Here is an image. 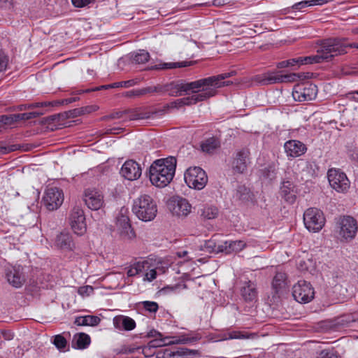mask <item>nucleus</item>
<instances>
[{
	"mask_svg": "<svg viewBox=\"0 0 358 358\" xmlns=\"http://www.w3.org/2000/svg\"><path fill=\"white\" fill-rule=\"evenodd\" d=\"M113 324L116 329L124 331H131L136 327L135 321L124 315H117L113 318Z\"/></svg>",
	"mask_w": 358,
	"mask_h": 358,
	"instance_id": "obj_30",
	"label": "nucleus"
},
{
	"mask_svg": "<svg viewBox=\"0 0 358 358\" xmlns=\"http://www.w3.org/2000/svg\"><path fill=\"white\" fill-rule=\"evenodd\" d=\"M41 115H43V113H38V112L17 113V118H18V121L27 120H31L33 118L38 117Z\"/></svg>",
	"mask_w": 358,
	"mask_h": 358,
	"instance_id": "obj_50",
	"label": "nucleus"
},
{
	"mask_svg": "<svg viewBox=\"0 0 358 358\" xmlns=\"http://www.w3.org/2000/svg\"><path fill=\"white\" fill-rule=\"evenodd\" d=\"M301 57L293 58L290 59H287L289 62V66H294L295 65H302L300 62Z\"/></svg>",
	"mask_w": 358,
	"mask_h": 358,
	"instance_id": "obj_62",
	"label": "nucleus"
},
{
	"mask_svg": "<svg viewBox=\"0 0 358 358\" xmlns=\"http://www.w3.org/2000/svg\"><path fill=\"white\" fill-rule=\"evenodd\" d=\"M160 336H162V334L154 329L149 331L145 336L146 338H156L160 337Z\"/></svg>",
	"mask_w": 358,
	"mask_h": 358,
	"instance_id": "obj_58",
	"label": "nucleus"
},
{
	"mask_svg": "<svg viewBox=\"0 0 358 358\" xmlns=\"http://www.w3.org/2000/svg\"><path fill=\"white\" fill-rule=\"evenodd\" d=\"M284 150L288 159L299 157L307 151L306 145L298 140H289L284 144Z\"/></svg>",
	"mask_w": 358,
	"mask_h": 358,
	"instance_id": "obj_22",
	"label": "nucleus"
},
{
	"mask_svg": "<svg viewBox=\"0 0 358 358\" xmlns=\"http://www.w3.org/2000/svg\"><path fill=\"white\" fill-rule=\"evenodd\" d=\"M137 94H141V96L145 95L147 94H152L155 93V90L153 86H149L147 87H144L142 89H138V92H137Z\"/></svg>",
	"mask_w": 358,
	"mask_h": 358,
	"instance_id": "obj_54",
	"label": "nucleus"
},
{
	"mask_svg": "<svg viewBox=\"0 0 358 358\" xmlns=\"http://www.w3.org/2000/svg\"><path fill=\"white\" fill-rule=\"evenodd\" d=\"M352 46L344 38H330L322 41L317 52H321L325 62H329L335 57L346 54Z\"/></svg>",
	"mask_w": 358,
	"mask_h": 358,
	"instance_id": "obj_4",
	"label": "nucleus"
},
{
	"mask_svg": "<svg viewBox=\"0 0 358 358\" xmlns=\"http://www.w3.org/2000/svg\"><path fill=\"white\" fill-rule=\"evenodd\" d=\"M127 209H121L117 217V225L121 229V233L127 236L129 238L134 236V232L130 224V220L127 215Z\"/></svg>",
	"mask_w": 358,
	"mask_h": 358,
	"instance_id": "obj_24",
	"label": "nucleus"
},
{
	"mask_svg": "<svg viewBox=\"0 0 358 358\" xmlns=\"http://www.w3.org/2000/svg\"><path fill=\"white\" fill-rule=\"evenodd\" d=\"M43 201L48 210H57L64 201L62 191L57 187L48 188L45 192Z\"/></svg>",
	"mask_w": 358,
	"mask_h": 358,
	"instance_id": "obj_17",
	"label": "nucleus"
},
{
	"mask_svg": "<svg viewBox=\"0 0 358 358\" xmlns=\"http://www.w3.org/2000/svg\"><path fill=\"white\" fill-rule=\"evenodd\" d=\"M94 292L92 286L86 285L80 287L78 289V293L82 296H88L91 295Z\"/></svg>",
	"mask_w": 358,
	"mask_h": 358,
	"instance_id": "obj_51",
	"label": "nucleus"
},
{
	"mask_svg": "<svg viewBox=\"0 0 358 358\" xmlns=\"http://www.w3.org/2000/svg\"><path fill=\"white\" fill-rule=\"evenodd\" d=\"M69 223L72 230L79 236L83 235L87 230L84 210L80 206H74L69 215Z\"/></svg>",
	"mask_w": 358,
	"mask_h": 358,
	"instance_id": "obj_15",
	"label": "nucleus"
},
{
	"mask_svg": "<svg viewBox=\"0 0 358 358\" xmlns=\"http://www.w3.org/2000/svg\"><path fill=\"white\" fill-rule=\"evenodd\" d=\"M138 83V81L136 80H126V81H121V82H117V83H114L111 85H107V86H102L101 87L102 88H114V87H131V86H134L135 85H136Z\"/></svg>",
	"mask_w": 358,
	"mask_h": 358,
	"instance_id": "obj_44",
	"label": "nucleus"
},
{
	"mask_svg": "<svg viewBox=\"0 0 358 358\" xmlns=\"http://www.w3.org/2000/svg\"><path fill=\"white\" fill-rule=\"evenodd\" d=\"M282 71H268L252 77V80L260 85H269L277 83H294L297 80H304V73H290L283 74Z\"/></svg>",
	"mask_w": 358,
	"mask_h": 358,
	"instance_id": "obj_5",
	"label": "nucleus"
},
{
	"mask_svg": "<svg viewBox=\"0 0 358 358\" xmlns=\"http://www.w3.org/2000/svg\"><path fill=\"white\" fill-rule=\"evenodd\" d=\"M99 107L96 105L87 106L80 108L81 115L85 114H89L92 112L97 110Z\"/></svg>",
	"mask_w": 358,
	"mask_h": 358,
	"instance_id": "obj_52",
	"label": "nucleus"
},
{
	"mask_svg": "<svg viewBox=\"0 0 358 358\" xmlns=\"http://www.w3.org/2000/svg\"><path fill=\"white\" fill-rule=\"evenodd\" d=\"M250 189L245 185H239L237 187L236 196L242 201L248 200L250 198Z\"/></svg>",
	"mask_w": 358,
	"mask_h": 358,
	"instance_id": "obj_43",
	"label": "nucleus"
},
{
	"mask_svg": "<svg viewBox=\"0 0 358 358\" xmlns=\"http://www.w3.org/2000/svg\"><path fill=\"white\" fill-rule=\"evenodd\" d=\"M13 0H0V6L4 9H10L13 8Z\"/></svg>",
	"mask_w": 358,
	"mask_h": 358,
	"instance_id": "obj_56",
	"label": "nucleus"
},
{
	"mask_svg": "<svg viewBox=\"0 0 358 358\" xmlns=\"http://www.w3.org/2000/svg\"><path fill=\"white\" fill-rule=\"evenodd\" d=\"M155 90V93L159 94H165L167 93V84L165 85H157L156 86H153Z\"/></svg>",
	"mask_w": 358,
	"mask_h": 358,
	"instance_id": "obj_55",
	"label": "nucleus"
},
{
	"mask_svg": "<svg viewBox=\"0 0 358 358\" xmlns=\"http://www.w3.org/2000/svg\"><path fill=\"white\" fill-rule=\"evenodd\" d=\"M164 114V110L155 111L142 110L141 109L125 110L113 112L103 117L104 120H113L123 118L124 120H154L162 117Z\"/></svg>",
	"mask_w": 358,
	"mask_h": 358,
	"instance_id": "obj_6",
	"label": "nucleus"
},
{
	"mask_svg": "<svg viewBox=\"0 0 358 358\" xmlns=\"http://www.w3.org/2000/svg\"><path fill=\"white\" fill-rule=\"evenodd\" d=\"M357 220L351 216H343L337 222V232L341 238L349 241L353 239L357 232Z\"/></svg>",
	"mask_w": 358,
	"mask_h": 358,
	"instance_id": "obj_10",
	"label": "nucleus"
},
{
	"mask_svg": "<svg viewBox=\"0 0 358 358\" xmlns=\"http://www.w3.org/2000/svg\"><path fill=\"white\" fill-rule=\"evenodd\" d=\"M133 62L136 64H144L150 59V54L144 50H140L132 55Z\"/></svg>",
	"mask_w": 358,
	"mask_h": 358,
	"instance_id": "obj_39",
	"label": "nucleus"
},
{
	"mask_svg": "<svg viewBox=\"0 0 358 358\" xmlns=\"http://www.w3.org/2000/svg\"><path fill=\"white\" fill-rule=\"evenodd\" d=\"M192 62H163L151 66L148 68V70H164L176 68H182L192 65Z\"/></svg>",
	"mask_w": 358,
	"mask_h": 358,
	"instance_id": "obj_32",
	"label": "nucleus"
},
{
	"mask_svg": "<svg viewBox=\"0 0 358 358\" xmlns=\"http://www.w3.org/2000/svg\"><path fill=\"white\" fill-rule=\"evenodd\" d=\"M2 334L3 338L8 341L12 340L14 337L13 333L10 331H4L2 332Z\"/></svg>",
	"mask_w": 358,
	"mask_h": 358,
	"instance_id": "obj_63",
	"label": "nucleus"
},
{
	"mask_svg": "<svg viewBox=\"0 0 358 358\" xmlns=\"http://www.w3.org/2000/svg\"><path fill=\"white\" fill-rule=\"evenodd\" d=\"M17 113L0 115V123H2L5 125H10L14 122H18V118H17Z\"/></svg>",
	"mask_w": 358,
	"mask_h": 358,
	"instance_id": "obj_47",
	"label": "nucleus"
},
{
	"mask_svg": "<svg viewBox=\"0 0 358 358\" xmlns=\"http://www.w3.org/2000/svg\"><path fill=\"white\" fill-rule=\"evenodd\" d=\"M171 338L170 336H160L150 341L147 345L143 348V351L145 354H147L148 351H150L152 348H156L170 345L179 344V343H194L199 341L201 338V336L199 334H196L193 336H183L180 340L169 341Z\"/></svg>",
	"mask_w": 358,
	"mask_h": 358,
	"instance_id": "obj_11",
	"label": "nucleus"
},
{
	"mask_svg": "<svg viewBox=\"0 0 358 358\" xmlns=\"http://www.w3.org/2000/svg\"><path fill=\"white\" fill-rule=\"evenodd\" d=\"M232 75L233 72L224 73L189 83H186L183 80L173 81L167 83V93L171 96H180L184 93L189 94L190 92H196L205 87H222L230 84L229 81L225 82L223 80L231 77Z\"/></svg>",
	"mask_w": 358,
	"mask_h": 358,
	"instance_id": "obj_1",
	"label": "nucleus"
},
{
	"mask_svg": "<svg viewBox=\"0 0 358 358\" xmlns=\"http://www.w3.org/2000/svg\"><path fill=\"white\" fill-rule=\"evenodd\" d=\"M141 173L140 164L132 159L126 161L120 170V174L129 180H137L141 177Z\"/></svg>",
	"mask_w": 358,
	"mask_h": 358,
	"instance_id": "obj_23",
	"label": "nucleus"
},
{
	"mask_svg": "<svg viewBox=\"0 0 358 358\" xmlns=\"http://www.w3.org/2000/svg\"><path fill=\"white\" fill-rule=\"evenodd\" d=\"M52 343L60 351H64L67 345V341L63 336L59 334L54 336Z\"/></svg>",
	"mask_w": 358,
	"mask_h": 358,
	"instance_id": "obj_45",
	"label": "nucleus"
},
{
	"mask_svg": "<svg viewBox=\"0 0 358 358\" xmlns=\"http://www.w3.org/2000/svg\"><path fill=\"white\" fill-rule=\"evenodd\" d=\"M317 92V86L312 83H301L294 87L292 96L297 101H308L314 99Z\"/></svg>",
	"mask_w": 358,
	"mask_h": 358,
	"instance_id": "obj_16",
	"label": "nucleus"
},
{
	"mask_svg": "<svg viewBox=\"0 0 358 358\" xmlns=\"http://www.w3.org/2000/svg\"><path fill=\"white\" fill-rule=\"evenodd\" d=\"M316 55H312L308 57H301L300 59L301 64H317L324 62L323 57H322L321 52H317Z\"/></svg>",
	"mask_w": 358,
	"mask_h": 358,
	"instance_id": "obj_41",
	"label": "nucleus"
},
{
	"mask_svg": "<svg viewBox=\"0 0 358 358\" xmlns=\"http://www.w3.org/2000/svg\"><path fill=\"white\" fill-rule=\"evenodd\" d=\"M327 2L328 0H306L296 3L292 8L295 10H301L303 8L308 6L323 5Z\"/></svg>",
	"mask_w": 358,
	"mask_h": 358,
	"instance_id": "obj_37",
	"label": "nucleus"
},
{
	"mask_svg": "<svg viewBox=\"0 0 358 358\" xmlns=\"http://www.w3.org/2000/svg\"><path fill=\"white\" fill-rule=\"evenodd\" d=\"M246 246V243L241 240L225 241L217 245V252L229 254L233 252L241 251Z\"/></svg>",
	"mask_w": 358,
	"mask_h": 358,
	"instance_id": "obj_28",
	"label": "nucleus"
},
{
	"mask_svg": "<svg viewBox=\"0 0 358 358\" xmlns=\"http://www.w3.org/2000/svg\"><path fill=\"white\" fill-rule=\"evenodd\" d=\"M94 1V0H71L73 5L77 8L84 7L92 3Z\"/></svg>",
	"mask_w": 358,
	"mask_h": 358,
	"instance_id": "obj_53",
	"label": "nucleus"
},
{
	"mask_svg": "<svg viewBox=\"0 0 358 358\" xmlns=\"http://www.w3.org/2000/svg\"><path fill=\"white\" fill-rule=\"evenodd\" d=\"M241 294L245 302H256L258 292L255 282L250 280L244 282L241 289Z\"/></svg>",
	"mask_w": 358,
	"mask_h": 358,
	"instance_id": "obj_25",
	"label": "nucleus"
},
{
	"mask_svg": "<svg viewBox=\"0 0 358 358\" xmlns=\"http://www.w3.org/2000/svg\"><path fill=\"white\" fill-rule=\"evenodd\" d=\"M149 262L147 260H141L134 263L130 266L127 271V275L133 277L136 275L143 273L145 271H148Z\"/></svg>",
	"mask_w": 358,
	"mask_h": 358,
	"instance_id": "obj_33",
	"label": "nucleus"
},
{
	"mask_svg": "<svg viewBox=\"0 0 358 358\" xmlns=\"http://www.w3.org/2000/svg\"><path fill=\"white\" fill-rule=\"evenodd\" d=\"M294 185L290 181H284L282 183L280 189V195L285 201L289 203H293L296 200V192Z\"/></svg>",
	"mask_w": 358,
	"mask_h": 358,
	"instance_id": "obj_29",
	"label": "nucleus"
},
{
	"mask_svg": "<svg viewBox=\"0 0 358 358\" xmlns=\"http://www.w3.org/2000/svg\"><path fill=\"white\" fill-rule=\"evenodd\" d=\"M84 201L87 206L92 210L100 209L104 203L101 192L94 188H88L85 190Z\"/></svg>",
	"mask_w": 358,
	"mask_h": 358,
	"instance_id": "obj_19",
	"label": "nucleus"
},
{
	"mask_svg": "<svg viewBox=\"0 0 358 358\" xmlns=\"http://www.w3.org/2000/svg\"><path fill=\"white\" fill-rule=\"evenodd\" d=\"M54 245L56 248L64 250H73L75 248L71 235L65 232L57 235Z\"/></svg>",
	"mask_w": 358,
	"mask_h": 358,
	"instance_id": "obj_27",
	"label": "nucleus"
},
{
	"mask_svg": "<svg viewBox=\"0 0 358 358\" xmlns=\"http://www.w3.org/2000/svg\"><path fill=\"white\" fill-rule=\"evenodd\" d=\"M173 214L178 217H186L190 213L192 206L188 201L182 197H176L171 199L169 203Z\"/></svg>",
	"mask_w": 358,
	"mask_h": 358,
	"instance_id": "obj_21",
	"label": "nucleus"
},
{
	"mask_svg": "<svg viewBox=\"0 0 358 358\" xmlns=\"http://www.w3.org/2000/svg\"><path fill=\"white\" fill-rule=\"evenodd\" d=\"M185 355L184 351H171L169 349H164L158 351L156 353L157 358H174L176 356H182Z\"/></svg>",
	"mask_w": 358,
	"mask_h": 358,
	"instance_id": "obj_38",
	"label": "nucleus"
},
{
	"mask_svg": "<svg viewBox=\"0 0 358 358\" xmlns=\"http://www.w3.org/2000/svg\"><path fill=\"white\" fill-rule=\"evenodd\" d=\"M331 187L338 192L345 193L350 188V182L344 172L339 169H331L327 173Z\"/></svg>",
	"mask_w": 358,
	"mask_h": 358,
	"instance_id": "obj_12",
	"label": "nucleus"
},
{
	"mask_svg": "<svg viewBox=\"0 0 358 358\" xmlns=\"http://www.w3.org/2000/svg\"><path fill=\"white\" fill-rule=\"evenodd\" d=\"M100 322L101 319L94 315L80 316L75 320V324L78 326H97Z\"/></svg>",
	"mask_w": 358,
	"mask_h": 358,
	"instance_id": "obj_35",
	"label": "nucleus"
},
{
	"mask_svg": "<svg viewBox=\"0 0 358 358\" xmlns=\"http://www.w3.org/2000/svg\"><path fill=\"white\" fill-rule=\"evenodd\" d=\"M219 87L203 88L196 92H191L192 94L186 97L178 99L170 103L171 108H180L183 106H191L199 102L206 101L216 95Z\"/></svg>",
	"mask_w": 358,
	"mask_h": 358,
	"instance_id": "obj_7",
	"label": "nucleus"
},
{
	"mask_svg": "<svg viewBox=\"0 0 358 358\" xmlns=\"http://www.w3.org/2000/svg\"><path fill=\"white\" fill-rule=\"evenodd\" d=\"M301 163L302 165H303L308 169V171L309 172L310 171H313V162H311L310 161L301 160Z\"/></svg>",
	"mask_w": 358,
	"mask_h": 358,
	"instance_id": "obj_64",
	"label": "nucleus"
},
{
	"mask_svg": "<svg viewBox=\"0 0 358 358\" xmlns=\"http://www.w3.org/2000/svg\"><path fill=\"white\" fill-rule=\"evenodd\" d=\"M90 343V337L85 333L74 335L72 341V347L76 349H85Z\"/></svg>",
	"mask_w": 358,
	"mask_h": 358,
	"instance_id": "obj_34",
	"label": "nucleus"
},
{
	"mask_svg": "<svg viewBox=\"0 0 358 358\" xmlns=\"http://www.w3.org/2000/svg\"><path fill=\"white\" fill-rule=\"evenodd\" d=\"M250 152L248 148H244L238 150L233 161V169L238 173H243L247 171L250 164Z\"/></svg>",
	"mask_w": 358,
	"mask_h": 358,
	"instance_id": "obj_20",
	"label": "nucleus"
},
{
	"mask_svg": "<svg viewBox=\"0 0 358 358\" xmlns=\"http://www.w3.org/2000/svg\"><path fill=\"white\" fill-rule=\"evenodd\" d=\"M9 63V57L7 54L0 50V71H5L7 69Z\"/></svg>",
	"mask_w": 358,
	"mask_h": 358,
	"instance_id": "obj_49",
	"label": "nucleus"
},
{
	"mask_svg": "<svg viewBox=\"0 0 358 358\" xmlns=\"http://www.w3.org/2000/svg\"><path fill=\"white\" fill-rule=\"evenodd\" d=\"M303 222L309 231H320L325 223L323 212L316 208H308L303 213Z\"/></svg>",
	"mask_w": 358,
	"mask_h": 358,
	"instance_id": "obj_9",
	"label": "nucleus"
},
{
	"mask_svg": "<svg viewBox=\"0 0 358 358\" xmlns=\"http://www.w3.org/2000/svg\"><path fill=\"white\" fill-rule=\"evenodd\" d=\"M256 334L248 333L245 331L227 330L217 335L218 341L231 339H249L256 337Z\"/></svg>",
	"mask_w": 358,
	"mask_h": 358,
	"instance_id": "obj_26",
	"label": "nucleus"
},
{
	"mask_svg": "<svg viewBox=\"0 0 358 358\" xmlns=\"http://www.w3.org/2000/svg\"><path fill=\"white\" fill-rule=\"evenodd\" d=\"M315 295L311 284L306 280H299L292 287V296L294 299L301 303L310 302Z\"/></svg>",
	"mask_w": 358,
	"mask_h": 358,
	"instance_id": "obj_13",
	"label": "nucleus"
},
{
	"mask_svg": "<svg viewBox=\"0 0 358 358\" xmlns=\"http://www.w3.org/2000/svg\"><path fill=\"white\" fill-rule=\"evenodd\" d=\"M220 147V141L217 137L213 136L203 141L201 148L203 152L211 154Z\"/></svg>",
	"mask_w": 358,
	"mask_h": 358,
	"instance_id": "obj_31",
	"label": "nucleus"
},
{
	"mask_svg": "<svg viewBox=\"0 0 358 358\" xmlns=\"http://www.w3.org/2000/svg\"><path fill=\"white\" fill-rule=\"evenodd\" d=\"M5 277L9 285L15 288L21 287L26 280L23 268L20 266L6 267Z\"/></svg>",
	"mask_w": 358,
	"mask_h": 358,
	"instance_id": "obj_18",
	"label": "nucleus"
},
{
	"mask_svg": "<svg viewBox=\"0 0 358 358\" xmlns=\"http://www.w3.org/2000/svg\"><path fill=\"white\" fill-rule=\"evenodd\" d=\"M184 178L186 184L190 188L198 190L203 189L208 182V176L205 171L199 166L190 167L187 169Z\"/></svg>",
	"mask_w": 358,
	"mask_h": 358,
	"instance_id": "obj_8",
	"label": "nucleus"
},
{
	"mask_svg": "<svg viewBox=\"0 0 358 358\" xmlns=\"http://www.w3.org/2000/svg\"><path fill=\"white\" fill-rule=\"evenodd\" d=\"M52 106V103L51 102H36L31 103L29 105V108H39V107H44V106Z\"/></svg>",
	"mask_w": 358,
	"mask_h": 358,
	"instance_id": "obj_57",
	"label": "nucleus"
},
{
	"mask_svg": "<svg viewBox=\"0 0 358 358\" xmlns=\"http://www.w3.org/2000/svg\"><path fill=\"white\" fill-rule=\"evenodd\" d=\"M48 120L49 122H59L60 121H63L62 120V113H59V114H55V115H51V116L48 117Z\"/></svg>",
	"mask_w": 358,
	"mask_h": 358,
	"instance_id": "obj_59",
	"label": "nucleus"
},
{
	"mask_svg": "<svg viewBox=\"0 0 358 358\" xmlns=\"http://www.w3.org/2000/svg\"><path fill=\"white\" fill-rule=\"evenodd\" d=\"M198 213L203 219L211 220L215 218L218 215V210L215 206H204L201 208Z\"/></svg>",
	"mask_w": 358,
	"mask_h": 358,
	"instance_id": "obj_36",
	"label": "nucleus"
},
{
	"mask_svg": "<svg viewBox=\"0 0 358 358\" xmlns=\"http://www.w3.org/2000/svg\"><path fill=\"white\" fill-rule=\"evenodd\" d=\"M288 288L287 274L283 271H277L271 282V295L273 302H277L285 294Z\"/></svg>",
	"mask_w": 358,
	"mask_h": 358,
	"instance_id": "obj_14",
	"label": "nucleus"
},
{
	"mask_svg": "<svg viewBox=\"0 0 358 358\" xmlns=\"http://www.w3.org/2000/svg\"><path fill=\"white\" fill-rule=\"evenodd\" d=\"M263 175L266 178L274 177V170L271 169V167L265 168L263 171Z\"/></svg>",
	"mask_w": 358,
	"mask_h": 358,
	"instance_id": "obj_60",
	"label": "nucleus"
},
{
	"mask_svg": "<svg viewBox=\"0 0 358 358\" xmlns=\"http://www.w3.org/2000/svg\"><path fill=\"white\" fill-rule=\"evenodd\" d=\"M132 212L139 220L150 222L157 215V206L150 195L141 194L133 201Z\"/></svg>",
	"mask_w": 358,
	"mask_h": 358,
	"instance_id": "obj_3",
	"label": "nucleus"
},
{
	"mask_svg": "<svg viewBox=\"0 0 358 358\" xmlns=\"http://www.w3.org/2000/svg\"><path fill=\"white\" fill-rule=\"evenodd\" d=\"M233 0H213V5L215 6H222L227 4H229Z\"/></svg>",
	"mask_w": 358,
	"mask_h": 358,
	"instance_id": "obj_61",
	"label": "nucleus"
},
{
	"mask_svg": "<svg viewBox=\"0 0 358 358\" xmlns=\"http://www.w3.org/2000/svg\"><path fill=\"white\" fill-rule=\"evenodd\" d=\"M177 160L174 157H169L154 161L149 169V178L151 183L157 187H164L173 178Z\"/></svg>",
	"mask_w": 358,
	"mask_h": 358,
	"instance_id": "obj_2",
	"label": "nucleus"
},
{
	"mask_svg": "<svg viewBox=\"0 0 358 358\" xmlns=\"http://www.w3.org/2000/svg\"><path fill=\"white\" fill-rule=\"evenodd\" d=\"M149 262V268L148 271H145L143 273H144V280H148L149 282L152 281L157 277V267L155 266L153 262L151 259H146Z\"/></svg>",
	"mask_w": 358,
	"mask_h": 358,
	"instance_id": "obj_40",
	"label": "nucleus"
},
{
	"mask_svg": "<svg viewBox=\"0 0 358 358\" xmlns=\"http://www.w3.org/2000/svg\"><path fill=\"white\" fill-rule=\"evenodd\" d=\"M139 306L151 313H157L159 309L158 303L155 301H144L139 303Z\"/></svg>",
	"mask_w": 358,
	"mask_h": 358,
	"instance_id": "obj_42",
	"label": "nucleus"
},
{
	"mask_svg": "<svg viewBox=\"0 0 358 358\" xmlns=\"http://www.w3.org/2000/svg\"><path fill=\"white\" fill-rule=\"evenodd\" d=\"M317 358H338V355L334 349L328 348L321 350Z\"/></svg>",
	"mask_w": 358,
	"mask_h": 358,
	"instance_id": "obj_46",
	"label": "nucleus"
},
{
	"mask_svg": "<svg viewBox=\"0 0 358 358\" xmlns=\"http://www.w3.org/2000/svg\"><path fill=\"white\" fill-rule=\"evenodd\" d=\"M80 115H81V113H80V108H74V109L64 111V112L62 113V120H65L70 119V118L77 117Z\"/></svg>",
	"mask_w": 358,
	"mask_h": 358,
	"instance_id": "obj_48",
	"label": "nucleus"
}]
</instances>
